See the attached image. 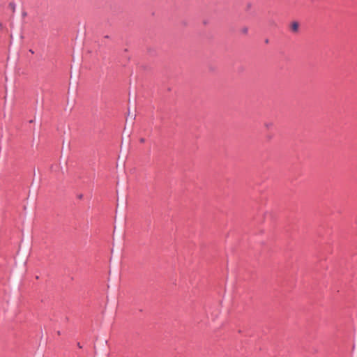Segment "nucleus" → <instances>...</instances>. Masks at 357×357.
Segmentation results:
<instances>
[{"label":"nucleus","instance_id":"20e7f679","mask_svg":"<svg viewBox=\"0 0 357 357\" xmlns=\"http://www.w3.org/2000/svg\"><path fill=\"white\" fill-rule=\"evenodd\" d=\"M140 142H142V143H143V142H144V139L142 138V139H140Z\"/></svg>","mask_w":357,"mask_h":357},{"label":"nucleus","instance_id":"f03ea898","mask_svg":"<svg viewBox=\"0 0 357 357\" xmlns=\"http://www.w3.org/2000/svg\"><path fill=\"white\" fill-rule=\"evenodd\" d=\"M271 126H272V123H266V127L267 128H270V127H271Z\"/></svg>","mask_w":357,"mask_h":357},{"label":"nucleus","instance_id":"f257e3e1","mask_svg":"<svg viewBox=\"0 0 357 357\" xmlns=\"http://www.w3.org/2000/svg\"><path fill=\"white\" fill-rule=\"evenodd\" d=\"M291 31L294 32H297L298 30V23L296 22H294L291 25Z\"/></svg>","mask_w":357,"mask_h":357},{"label":"nucleus","instance_id":"7ed1b4c3","mask_svg":"<svg viewBox=\"0 0 357 357\" xmlns=\"http://www.w3.org/2000/svg\"><path fill=\"white\" fill-rule=\"evenodd\" d=\"M243 33H246L248 32V29L247 28L243 29Z\"/></svg>","mask_w":357,"mask_h":357}]
</instances>
